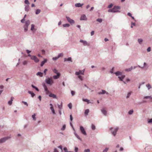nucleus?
Segmentation results:
<instances>
[{
  "instance_id": "9d476101",
  "label": "nucleus",
  "mask_w": 152,
  "mask_h": 152,
  "mask_svg": "<svg viewBox=\"0 0 152 152\" xmlns=\"http://www.w3.org/2000/svg\"><path fill=\"white\" fill-rule=\"evenodd\" d=\"M80 42L83 43V45H89V43L87 42L86 41H85V40H82V39H81V40H80Z\"/></svg>"
},
{
  "instance_id": "2eb2a0df",
  "label": "nucleus",
  "mask_w": 152,
  "mask_h": 152,
  "mask_svg": "<svg viewBox=\"0 0 152 152\" xmlns=\"http://www.w3.org/2000/svg\"><path fill=\"white\" fill-rule=\"evenodd\" d=\"M44 88H45V90L46 92V93L47 94H49L50 93V91L49 90H48V89L46 86H44Z\"/></svg>"
},
{
  "instance_id": "9b49d317",
  "label": "nucleus",
  "mask_w": 152,
  "mask_h": 152,
  "mask_svg": "<svg viewBox=\"0 0 152 152\" xmlns=\"http://www.w3.org/2000/svg\"><path fill=\"white\" fill-rule=\"evenodd\" d=\"M35 26L34 24H32L31 25V30L33 32H34L36 31L37 29L34 28Z\"/></svg>"
},
{
  "instance_id": "20e7f679",
  "label": "nucleus",
  "mask_w": 152,
  "mask_h": 152,
  "mask_svg": "<svg viewBox=\"0 0 152 152\" xmlns=\"http://www.w3.org/2000/svg\"><path fill=\"white\" fill-rule=\"evenodd\" d=\"M10 138V137H5L0 139V143H2L4 142Z\"/></svg>"
},
{
  "instance_id": "393cba45",
  "label": "nucleus",
  "mask_w": 152,
  "mask_h": 152,
  "mask_svg": "<svg viewBox=\"0 0 152 152\" xmlns=\"http://www.w3.org/2000/svg\"><path fill=\"white\" fill-rule=\"evenodd\" d=\"M32 118L33 120L34 121H36V114L35 113H34L32 115Z\"/></svg>"
},
{
  "instance_id": "052dcab7",
  "label": "nucleus",
  "mask_w": 152,
  "mask_h": 152,
  "mask_svg": "<svg viewBox=\"0 0 152 152\" xmlns=\"http://www.w3.org/2000/svg\"><path fill=\"white\" fill-rule=\"evenodd\" d=\"M151 50V47H148L147 49V51L149 52Z\"/></svg>"
},
{
  "instance_id": "7c9ffc66",
  "label": "nucleus",
  "mask_w": 152,
  "mask_h": 152,
  "mask_svg": "<svg viewBox=\"0 0 152 152\" xmlns=\"http://www.w3.org/2000/svg\"><path fill=\"white\" fill-rule=\"evenodd\" d=\"M31 86L33 88H35L36 90L37 91H38V88L37 87L34 86L33 85H31Z\"/></svg>"
},
{
  "instance_id": "e433bc0d",
  "label": "nucleus",
  "mask_w": 152,
  "mask_h": 152,
  "mask_svg": "<svg viewBox=\"0 0 152 152\" xmlns=\"http://www.w3.org/2000/svg\"><path fill=\"white\" fill-rule=\"evenodd\" d=\"M25 3L26 4H27V5H28L29 4V3L28 0H25Z\"/></svg>"
},
{
  "instance_id": "e2e57ef3",
  "label": "nucleus",
  "mask_w": 152,
  "mask_h": 152,
  "mask_svg": "<svg viewBox=\"0 0 152 152\" xmlns=\"http://www.w3.org/2000/svg\"><path fill=\"white\" fill-rule=\"evenodd\" d=\"M94 31H92L91 33V36H93V35L94 34Z\"/></svg>"
},
{
  "instance_id": "c03bdc74",
  "label": "nucleus",
  "mask_w": 152,
  "mask_h": 152,
  "mask_svg": "<svg viewBox=\"0 0 152 152\" xmlns=\"http://www.w3.org/2000/svg\"><path fill=\"white\" fill-rule=\"evenodd\" d=\"M109 149V148H106L103 151V152H107L108 151Z\"/></svg>"
},
{
  "instance_id": "cd10ccee",
  "label": "nucleus",
  "mask_w": 152,
  "mask_h": 152,
  "mask_svg": "<svg viewBox=\"0 0 152 152\" xmlns=\"http://www.w3.org/2000/svg\"><path fill=\"white\" fill-rule=\"evenodd\" d=\"M58 107L59 109V110H61V109L62 108V102H61L60 105L58 104Z\"/></svg>"
},
{
  "instance_id": "4468645a",
  "label": "nucleus",
  "mask_w": 152,
  "mask_h": 152,
  "mask_svg": "<svg viewBox=\"0 0 152 152\" xmlns=\"http://www.w3.org/2000/svg\"><path fill=\"white\" fill-rule=\"evenodd\" d=\"M118 128H117V127L115 129L114 131L112 132V133L113 135H114V136L116 134V133L117 132V131H118Z\"/></svg>"
},
{
  "instance_id": "a878e982",
  "label": "nucleus",
  "mask_w": 152,
  "mask_h": 152,
  "mask_svg": "<svg viewBox=\"0 0 152 152\" xmlns=\"http://www.w3.org/2000/svg\"><path fill=\"white\" fill-rule=\"evenodd\" d=\"M89 109H86L85 111V115H88V113H89Z\"/></svg>"
},
{
  "instance_id": "2f4dec72",
  "label": "nucleus",
  "mask_w": 152,
  "mask_h": 152,
  "mask_svg": "<svg viewBox=\"0 0 152 152\" xmlns=\"http://www.w3.org/2000/svg\"><path fill=\"white\" fill-rule=\"evenodd\" d=\"M63 26L64 27H69V26H70V24L68 23L65 24L63 25Z\"/></svg>"
},
{
  "instance_id": "5fc2aeb1",
  "label": "nucleus",
  "mask_w": 152,
  "mask_h": 152,
  "mask_svg": "<svg viewBox=\"0 0 152 152\" xmlns=\"http://www.w3.org/2000/svg\"><path fill=\"white\" fill-rule=\"evenodd\" d=\"M148 123H151V122H152V118L150 119H148Z\"/></svg>"
},
{
  "instance_id": "473e14b6",
  "label": "nucleus",
  "mask_w": 152,
  "mask_h": 152,
  "mask_svg": "<svg viewBox=\"0 0 152 152\" xmlns=\"http://www.w3.org/2000/svg\"><path fill=\"white\" fill-rule=\"evenodd\" d=\"M146 86L148 87V89H150L151 88V86L149 84H146Z\"/></svg>"
},
{
  "instance_id": "f3484780",
  "label": "nucleus",
  "mask_w": 152,
  "mask_h": 152,
  "mask_svg": "<svg viewBox=\"0 0 152 152\" xmlns=\"http://www.w3.org/2000/svg\"><path fill=\"white\" fill-rule=\"evenodd\" d=\"M101 111L102 113L104 114V115H106L107 114V111L106 110L104 109H103L101 110Z\"/></svg>"
},
{
  "instance_id": "7ed1b4c3",
  "label": "nucleus",
  "mask_w": 152,
  "mask_h": 152,
  "mask_svg": "<svg viewBox=\"0 0 152 152\" xmlns=\"http://www.w3.org/2000/svg\"><path fill=\"white\" fill-rule=\"evenodd\" d=\"M30 24V21L29 20H27L25 22V25L23 26L24 31L26 32L28 31V27Z\"/></svg>"
},
{
  "instance_id": "58836bf2",
  "label": "nucleus",
  "mask_w": 152,
  "mask_h": 152,
  "mask_svg": "<svg viewBox=\"0 0 152 152\" xmlns=\"http://www.w3.org/2000/svg\"><path fill=\"white\" fill-rule=\"evenodd\" d=\"M66 125H65V124H64V125H63L62 128H61V130H64V129H65V128H66Z\"/></svg>"
},
{
  "instance_id": "a18cd8bd",
  "label": "nucleus",
  "mask_w": 152,
  "mask_h": 152,
  "mask_svg": "<svg viewBox=\"0 0 152 152\" xmlns=\"http://www.w3.org/2000/svg\"><path fill=\"white\" fill-rule=\"evenodd\" d=\"M132 92H129V93H128L127 94V96H126V98H129V96H130Z\"/></svg>"
},
{
  "instance_id": "1a4fd4ad",
  "label": "nucleus",
  "mask_w": 152,
  "mask_h": 152,
  "mask_svg": "<svg viewBox=\"0 0 152 152\" xmlns=\"http://www.w3.org/2000/svg\"><path fill=\"white\" fill-rule=\"evenodd\" d=\"M31 59L32 60H34L36 63L38 62V59L35 56H32L31 58Z\"/></svg>"
},
{
  "instance_id": "c85d7f7f",
  "label": "nucleus",
  "mask_w": 152,
  "mask_h": 152,
  "mask_svg": "<svg viewBox=\"0 0 152 152\" xmlns=\"http://www.w3.org/2000/svg\"><path fill=\"white\" fill-rule=\"evenodd\" d=\"M83 100L84 101L87 102V103H89V100H88L87 99H83Z\"/></svg>"
},
{
  "instance_id": "f8f14e48",
  "label": "nucleus",
  "mask_w": 152,
  "mask_h": 152,
  "mask_svg": "<svg viewBox=\"0 0 152 152\" xmlns=\"http://www.w3.org/2000/svg\"><path fill=\"white\" fill-rule=\"evenodd\" d=\"M60 75V73H59V72H58L57 73V75L53 76V78L54 79H57V78H59V77Z\"/></svg>"
},
{
  "instance_id": "c756f323",
  "label": "nucleus",
  "mask_w": 152,
  "mask_h": 152,
  "mask_svg": "<svg viewBox=\"0 0 152 152\" xmlns=\"http://www.w3.org/2000/svg\"><path fill=\"white\" fill-rule=\"evenodd\" d=\"M144 99H152V97L151 96H145L144 97Z\"/></svg>"
},
{
  "instance_id": "ddd939ff",
  "label": "nucleus",
  "mask_w": 152,
  "mask_h": 152,
  "mask_svg": "<svg viewBox=\"0 0 152 152\" xmlns=\"http://www.w3.org/2000/svg\"><path fill=\"white\" fill-rule=\"evenodd\" d=\"M87 18L85 15H82L80 18V20H87Z\"/></svg>"
},
{
  "instance_id": "412c9836",
  "label": "nucleus",
  "mask_w": 152,
  "mask_h": 152,
  "mask_svg": "<svg viewBox=\"0 0 152 152\" xmlns=\"http://www.w3.org/2000/svg\"><path fill=\"white\" fill-rule=\"evenodd\" d=\"M28 93L31 95L32 97H33L35 95V94L34 93L30 91H28Z\"/></svg>"
},
{
  "instance_id": "13d9d810",
  "label": "nucleus",
  "mask_w": 152,
  "mask_h": 152,
  "mask_svg": "<svg viewBox=\"0 0 152 152\" xmlns=\"http://www.w3.org/2000/svg\"><path fill=\"white\" fill-rule=\"evenodd\" d=\"M113 6V5L112 4H110L108 6V7L109 8H111Z\"/></svg>"
},
{
  "instance_id": "6ab92c4d",
  "label": "nucleus",
  "mask_w": 152,
  "mask_h": 152,
  "mask_svg": "<svg viewBox=\"0 0 152 152\" xmlns=\"http://www.w3.org/2000/svg\"><path fill=\"white\" fill-rule=\"evenodd\" d=\"M25 10L26 11L28 12L29 10V6L28 5H26L25 6Z\"/></svg>"
},
{
  "instance_id": "864d4df0",
  "label": "nucleus",
  "mask_w": 152,
  "mask_h": 152,
  "mask_svg": "<svg viewBox=\"0 0 152 152\" xmlns=\"http://www.w3.org/2000/svg\"><path fill=\"white\" fill-rule=\"evenodd\" d=\"M43 73H42V72H39V76L42 77L43 75Z\"/></svg>"
},
{
  "instance_id": "09e8293b",
  "label": "nucleus",
  "mask_w": 152,
  "mask_h": 152,
  "mask_svg": "<svg viewBox=\"0 0 152 152\" xmlns=\"http://www.w3.org/2000/svg\"><path fill=\"white\" fill-rule=\"evenodd\" d=\"M23 65H26L27 63V61H25L23 62Z\"/></svg>"
},
{
  "instance_id": "39448f33",
  "label": "nucleus",
  "mask_w": 152,
  "mask_h": 152,
  "mask_svg": "<svg viewBox=\"0 0 152 152\" xmlns=\"http://www.w3.org/2000/svg\"><path fill=\"white\" fill-rule=\"evenodd\" d=\"M46 83L49 84H52L53 82V81L52 78H48L45 80Z\"/></svg>"
},
{
  "instance_id": "f704fd0d",
  "label": "nucleus",
  "mask_w": 152,
  "mask_h": 152,
  "mask_svg": "<svg viewBox=\"0 0 152 152\" xmlns=\"http://www.w3.org/2000/svg\"><path fill=\"white\" fill-rule=\"evenodd\" d=\"M68 106L70 109H72V105L71 103H70V104H68Z\"/></svg>"
},
{
  "instance_id": "5701e85b",
  "label": "nucleus",
  "mask_w": 152,
  "mask_h": 152,
  "mask_svg": "<svg viewBox=\"0 0 152 152\" xmlns=\"http://www.w3.org/2000/svg\"><path fill=\"white\" fill-rule=\"evenodd\" d=\"M83 4H80V3H77L75 4V6L76 7H80L83 6Z\"/></svg>"
},
{
  "instance_id": "bb28decb",
  "label": "nucleus",
  "mask_w": 152,
  "mask_h": 152,
  "mask_svg": "<svg viewBox=\"0 0 152 152\" xmlns=\"http://www.w3.org/2000/svg\"><path fill=\"white\" fill-rule=\"evenodd\" d=\"M50 109L51 110H52V113H53L55 114V111H54V109L53 108V105L52 106H51V107H50Z\"/></svg>"
},
{
  "instance_id": "6e6d98bb",
  "label": "nucleus",
  "mask_w": 152,
  "mask_h": 152,
  "mask_svg": "<svg viewBox=\"0 0 152 152\" xmlns=\"http://www.w3.org/2000/svg\"><path fill=\"white\" fill-rule=\"evenodd\" d=\"M78 150V147H76L75 148V152H77Z\"/></svg>"
},
{
  "instance_id": "f03ea898",
  "label": "nucleus",
  "mask_w": 152,
  "mask_h": 152,
  "mask_svg": "<svg viewBox=\"0 0 152 152\" xmlns=\"http://www.w3.org/2000/svg\"><path fill=\"white\" fill-rule=\"evenodd\" d=\"M120 7L119 6H114L112 9H110L108 11L109 12H117L118 11V10L120 9Z\"/></svg>"
},
{
  "instance_id": "8fccbe9b",
  "label": "nucleus",
  "mask_w": 152,
  "mask_h": 152,
  "mask_svg": "<svg viewBox=\"0 0 152 152\" xmlns=\"http://www.w3.org/2000/svg\"><path fill=\"white\" fill-rule=\"evenodd\" d=\"M90 150L89 149H85L84 150L85 152H90Z\"/></svg>"
},
{
  "instance_id": "a211bd4d",
  "label": "nucleus",
  "mask_w": 152,
  "mask_h": 152,
  "mask_svg": "<svg viewBox=\"0 0 152 152\" xmlns=\"http://www.w3.org/2000/svg\"><path fill=\"white\" fill-rule=\"evenodd\" d=\"M105 93H106V94H108V92H106V91H105L103 90H102L101 92H100L99 93H98V94H105Z\"/></svg>"
},
{
  "instance_id": "423d86ee",
  "label": "nucleus",
  "mask_w": 152,
  "mask_h": 152,
  "mask_svg": "<svg viewBox=\"0 0 152 152\" xmlns=\"http://www.w3.org/2000/svg\"><path fill=\"white\" fill-rule=\"evenodd\" d=\"M80 129L81 133L85 135H86L87 133L83 127L82 126H80Z\"/></svg>"
},
{
  "instance_id": "c9c22d12",
  "label": "nucleus",
  "mask_w": 152,
  "mask_h": 152,
  "mask_svg": "<svg viewBox=\"0 0 152 152\" xmlns=\"http://www.w3.org/2000/svg\"><path fill=\"white\" fill-rule=\"evenodd\" d=\"M138 41L140 44H141L142 42V39H138Z\"/></svg>"
},
{
  "instance_id": "f257e3e1",
  "label": "nucleus",
  "mask_w": 152,
  "mask_h": 152,
  "mask_svg": "<svg viewBox=\"0 0 152 152\" xmlns=\"http://www.w3.org/2000/svg\"><path fill=\"white\" fill-rule=\"evenodd\" d=\"M115 74L116 76H119L118 77L121 80H123V79H124L125 77V75H122V73L120 72H115Z\"/></svg>"
},
{
  "instance_id": "ea45409f",
  "label": "nucleus",
  "mask_w": 152,
  "mask_h": 152,
  "mask_svg": "<svg viewBox=\"0 0 152 152\" xmlns=\"http://www.w3.org/2000/svg\"><path fill=\"white\" fill-rule=\"evenodd\" d=\"M96 20L97 21L99 22H102V18H97V19Z\"/></svg>"
},
{
  "instance_id": "680f3d73",
  "label": "nucleus",
  "mask_w": 152,
  "mask_h": 152,
  "mask_svg": "<svg viewBox=\"0 0 152 152\" xmlns=\"http://www.w3.org/2000/svg\"><path fill=\"white\" fill-rule=\"evenodd\" d=\"M70 119L71 121H72L73 120V117L72 116V115H70Z\"/></svg>"
},
{
  "instance_id": "49530a36",
  "label": "nucleus",
  "mask_w": 152,
  "mask_h": 152,
  "mask_svg": "<svg viewBox=\"0 0 152 152\" xmlns=\"http://www.w3.org/2000/svg\"><path fill=\"white\" fill-rule=\"evenodd\" d=\"M133 110H130L129 112V114H132L133 113Z\"/></svg>"
},
{
  "instance_id": "aec40b11",
  "label": "nucleus",
  "mask_w": 152,
  "mask_h": 152,
  "mask_svg": "<svg viewBox=\"0 0 152 152\" xmlns=\"http://www.w3.org/2000/svg\"><path fill=\"white\" fill-rule=\"evenodd\" d=\"M14 99V98L13 97H11V99L10 101H9L8 102V104L10 105H11L12 103V101L13 100V99Z\"/></svg>"
},
{
  "instance_id": "79ce46f5",
  "label": "nucleus",
  "mask_w": 152,
  "mask_h": 152,
  "mask_svg": "<svg viewBox=\"0 0 152 152\" xmlns=\"http://www.w3.org/2000/svg\"><path fill=\"white\" fill-rule=\"evenodd\" d=\"M76 136L77 137V138L79 140H81V139L80 138V137H79V135H77V134H75Z\"/></svg>"
},
{
  "instance_id": "0e129e2a",
  "label": "nucleus",
  "mask_w": 152,
  "mask_h": 152,
  "mask_svg": "<svg viewBox=\"0 0 152 152\" xmlns=\"http://www.w3.org/2000/svg\"><path fill=\"white\" fill-rule=\"evenodd\" d=\"M53 152H58V151L57 149L55 148L54 149Z\"/></svg>"
},
{
  "instance_id": "dca6fc26",
  "label": "nucleus",
  "mask_w": 152,
  "mask_h": 152,
  "mask_svg": "<svg viewBox=\"0 0 152 152\" xmlns=\"http://www.w3.org/2000/svg\"><path fill=\"white\" fill-rule=\"evenodd\" d=\"M47 61V59H44V60L40 64V65L41 66H43L44 64H45V63Z\"/></svg>"
},
{
  "instance_id": "b1692460",
  "label": "nucleus",
  "mask_w": 152,
  "mask_h": 152,
  "mask_svg": "<svg viewBox=\"0 0 152 152\" xmlns=\"http://www.w3.org/2000/svg\"><path fill=\"white\" fill-rule=\"evenodd\" d=\"M64 61H72L71 57H69L68 58H64Z\"/></svg>"
},
{
  "instance_id": "3c124183",
  "label": "nucleus",
  "mask_w": 152,
  "mask_h": 152,
  "mask_svg": "<svg viewBox=\"0 0 152 152\" xmlns=\"http://www.w3.org/2000/svg\"><path fill=\"white\" fill-rule=\"evenodd\" d=\"M22 102L24 104L26 105L27 106H28V104L26 102L22 101Z\"/></svg>"
},
{
  "instance_id": "72a5a7b5",
  "label": "nucleus",
  "mask_w": 152,
  "mask_h": 152,
  "mask_svg": "<svg viewBox=\"0 0 152 152\" xmlns=\"http://www.w3.org/2000/svg\"><path fill=\"white\" fill-rule=\"evenodd\" d=\"M132 69H133V67H131L130 68L126 69H125V70L126 71H131Z\"/></svg>"
},
{
  "instance_id": "774afa93",
  "label": "nucleus",
  "mask_w": 152,
  "mask_h": 152,
  "mask_svg": "<svg viewBox=\"0 0 152 152\" xmlns=\"http://www.w3.org/2000/svg\"><path fill=\"white\" fill-rule=\"evenodd\" d=\"M41 52L42 54H44L45 53V50H42Z\"/></svg>"
},
{
  "instance_id": "6e6552de",
  "label": "nucleus",
  "mask_w": 152,
  "mask_h": 152,
  "mask_svg": "<svg viewBox=\"0 0 152 152\" xmlns=\"http://www.w3.org/2000/svg\"><path fill=\"white\" fill-rule=\"evenodd\" d=\"M66 18L67 20V21L69 22L71 24H74V23L75 22L74 20H72V19H71L69 17H67V16H66Z\"/></svg>"
},
{
  "instance_id": "338daca9",
  "label": "nucleus",
  "mask_w": 152,
  "mask_h": 152,
  "mask_svg": "<svg viewBox=\"0 0 152 152\" xmlns=\"http://www.w3.org/2000/svg\"><path fill=\"white\" fill-rule=\"evenodd\" d=\"M48 69H45L44 71V74L45 75H46V72L47 71Z\"/></svg>"
},
{
  "instance_id": "a19ab883",
  "label": "nucleus",
  "mask_w": 152,
  "mask_h": 152,
  "mask_svg": "<svg viewBox=\"0 0 152 152\" xmlns=\"http://www.w3.org/2000/svg\"><path fill=\"white\" fill-rule=\"evenodd\" d=\"M78 77L81 80H83V77L79 75H78Z\"/></svg>"
},
{
  "instance_id": "bf43d9fd",
  "label": "nucleus",
  "mask_w": 152,
  "mask_h": 152,
  "mask_svg": "<svg viewBox=\"0 0 152 152\" xmlns=\"http://www.w3.org/2000/svg\"><path fill=\"white\" fill-rule=\"evenodd\" d=\"M58 148H59L60 149H61V151H63V149H62V145H60L59 146H58Z\"/></svg>"
},
{
  "instance_id": "4c0bfd02",
  "label": "nucleus",
  "mask_w": 152,
  "mask_h": 152,
  "mask_svg": "<svg viewBox=\"0 0 152 152\" xmlns=\"http://www.w3.org/2000/svg\"><path fill=\"white\" fill-rule=\"evenodd\" d=\"M91 128L92 129H96V126L94 124H92L91 125Z\"/></svg>"
},
{
  "instance_id": "4d7b16f0",
  "label": "nucleus",
  "mask_w": 152,
  "mask_h": 152,
  "mask_svg": "<svg viewBox=\"0 0 152 152\" xmlns=\"http://www.w3.org/2000/svg\"><path fill=\"white\" fill-rule=\"evenodd\" d=\"M25 20V19L24 18H23L21 20V22L22 23H23L24 22V21Z\"/></svg>"
},
{
  "instance_id": "0eeeda50",
  "label": "nucleus",
  "mask_w": 152,
  "mask_h": 152,
  "mask_svg": "<svg viewBox=\"0 0 152 152\" xmlns=\"http://www.w3.org/2000/svg\"><path fill=\"white\" fill-rule=\"evenodd\" d=\"M85 71V69H83L82 70V71L80 70L78 72H76L75 73V74L77 75H78L79 74L84 75Z\"/></svg>"
},
{
  "instance_id": "4be33fe9",
  "label": "nucleus",
  "mask_w": 152,
  "mask_h": 152,
  "mask_svg": "<svg viewBox=\"0 0 152 152\" xmlns=\"http://www.w3.org/2000/svg\"><path fill=\"white\" fill-rule=\"evenodd\" d=\"M49 96L52 97L53 98H56V95L54 94H50L49 95Z\"/></svg>"
},
{
  "instance_id": "69168bd1",
  "label": "nucleus",
  "mask_w": 152,
  "mask_h": 152,
  "mask_svg": "<svg viewBox=\"0 0 152 152\" xmlns=\"http://www.w3.org/2000/svg\"><path fill=\"white\" fill-rule=\"evenodd\" d=\"M58 56L56 57H53V60H56L58 59Z\"/></svg>"
},
{
  "instance_id": "de8ad7c7",
  "label": "nucleus",
  "mask_w": 152,
  "mask_h": 152,
  "mask_svg": "<svg viewBox=\"0 0 152 152\" xmlns=\"http://www.w3.org/2000/svg\"><path fill=\"white\" fill-rule=\"evenodd\" d=\"M53 72L55 73H58V71H57V69H54L53 70Z\"/></svg>"
},
{
  "instance_id": "603ef678",
  "label": "nucleus",
  "mask_w": 152,
  "mask_h": 152,
  "mask_svg": "<svg viewBox=\"0 0 152 152\" xmlns=\"http://www.w3.org/2000/svg\"><path fill=\"white\" fill-rule=\"evenodd\" d=\"M71 93L72 95L73 96L75 94V93L74 91H71Z\"/></svg>"
},
{
  "instance_id": "37998d69",
  "label": "nucleus",
  "mask_w": 152,
  "mask_h": 152,
  "mask_svg": "<svg viewBox=\"0 0 152 152\" xmlns=\"http://www.w3.org/2000/svg\"><path fill=\"white\" fill-rule=\"evenodd\" d=\"M63 56V53H60L58 54V58H60V57H62Z\"/></svg>"
}]
</instances>
